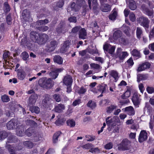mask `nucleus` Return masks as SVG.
I'll use <instances>...</instances> for the list:
<instances>
[{
    "label": "nucleus",
    "instance_id": "f257e3e1",
    "mask_svg": "<svg viewBox=\"0 0 154 154\" xmlns=\"http://www.w3.org/2000/svg\"><path fill=\"white\" fill-rule=\"evenodd\" d=\"M131 147L130 142L127 139H123L118 145V149L120 151L129 150Z\"/></svg>",
    "mask_w": 154,
    "mask_h": 154
},
{
    "label": "nucleus",
    "instance_id": "f03ea898",
    "mask_svg": "<svg viewBox=\"0 0 154 154\" xmlns=\"http://www.w3.org/2000/svg\"><path fill=\"white\" fill-rule=\"evenodd\" d=\"M122 51V49L121 48H117L115 56L116 61L119 60V62H122L128 56V54L127 52Z\"/></svg>",
    "mask_w": 154,
    "mask_h": 154
},
{
    "label": "nucleus",
    "instance_id": "7ed1b4c3",
    "mask_svg": "<svg viewBox=\"0 0 154 154\" xmlns=\"http://www.w3.org/2000/svg\"><path fill=\"white\" fill-rule=\"evenodd\" d=\"M106 122L107 125H116V123H120L119 118L116 116L108 117L106 119Z\"/></svg>",
    "mask_w": 154,
    "mask_h": 154
},
{
    "label": "nucleus",
    "instance_id": "20e7f679",
    "mask_svg": "<svg viewBox=\"0 0 154 154\" xmlns=\"http://www.w3.org/2000/svg\"><path fill=\"white\" fill-rule=\"evenodd\" d=\"M137 21L141 26L145 28H149L150 21L147 18L143 16L140 17Z\"/></svg>",
    "mask_w": 154,
    "mask_h": 154
},
{
    "label": "nucleus",
    "instance_id": "39448f33",
    "mask_svg": "<svg viewBox=\"0 0 154 154\" xmlns=\"http://www.w3.org/2000/svg\"><path fill=\"white\" fill-rule=\"evenodd\" d=\"M97 88L98 92L101 93L99 96V97H101L103 95V94L106 93L108 90V86L106 84L103 83L99 84Z\"/></svg>",
    "mask_w": 154,
    "mask_h": 154
},
{
    "label": "nucleus",
    "instance_id": "423d86ee",
    "mask_svg": "<svg viewBox=\"0 0 154 154\" xmlns=\"http://www.w3.org/2000/svg\"><path fill=\"white\" fill-rule=\"evenodd\" d=\"M6 147L8 149L9 152L10 154H15L16 152L22 149V147L21 146H19L16 147H14L6 143Z\"/></svg>",
    "mask_w": 154,
    "mask_h": 154
},
{
    "label": "nucleus",
    "instance_id": "0eeeda50",
    "mask_svg": "<svg viewBox=\"0 0 154 154\" xmlns=\"http://www.w3.org/2000/svg\"><path fill=\"white\" fill-rule=\"evenodd\" d=\"M122 32L119 30H118L114 33L113 38L115 40H118L120 42L122 43L125 40V39L122 37Z\"/></svg>",
    "mask_w": 154,
    "mask_h": 154
},
{
    "label": "nucleus",
    "instance_id": "6e6552de",
    "mask_svg": "<svg viewBox=\"0 0 154 154\" xmlns=\"http://www.w3.org/2000/svg\"><path fill=\"white\" fill-rule=\"evenodd\" d=\"M103 48L105 51H108L110 54L113 55L114 54L115 47L114 46H112L107 43H105L103 45Z\"/></svg>",
    "mask_w": 154,
    "mask_h": 154
},
{
    "label": "nucleus",
    "instance_id": "1a4fd4ad",
    "mask_svg": "<svg viewBox=\"0 0 154 154\" xmlns=\"http://www.w3.org/2000/svg\"><path fill=\"white\" fill-rule=\"evenodd\" d=\"M48 36L45 34H42L39 35L38 37L37 43L40 45L45 43L48 40Z\"/></svg>",
    "mask_w": 154,
    "mask_h": 154
},
{
    "label": "nucleus",
    "instance_id": "9d476101",
    "mask_svg": "<svg viewBox=\"0 0 154 154\" xmlns=\"http://www.w3.org/2000/svg\"><path fill=\"white\" fill-rule=\"evenodd\" d=\"M150 64L148 62H145L139 65L137 70V72H141L145 69H149L150 67Z\"/></svg>",
    "mask_w": 154,
    "mask_h": 154
},
{
    "label": "nucleus",
    "instance_id": "9b49d317",
    "mask_svg": "<svg viewBox=\"0 0 154 154\" xmlns=\"http://www.w3.org/2000/svg\"><path fill=\"white\" fill-rule=\"evenodd\" d=\"M38 98V96L37 94H34L31 95L29 97L28 100V104L31 106L34 105Z\"/></svg>",
    "mask_w": 154,
    "mask_h": 154
},
{
    "label": "nucleus",
    "instance_id": "f8f14e48",
    "mask_svg": "<svg viewBox=\"0 0 154 154\" xmlns=\"http://www.w3.org/2000/svg\"><path fill=\"white\" fill-rule=\"evenodd\" d=\"M109 75V78L112 77L114 79V81L116 82L119 78V74L116 70H112L108 72Z\"/></svg>",
    "mask_w": 154,
    "mask_h": 154
},
{
    "label": "nucleus",
    "instance_id": "ddd939ff",
    "mask_svg": "<svg viewBox=\"0 0 154 154\" xmlns=\"http://www.w3.org/2000/svg\"><path fill=\"white\" fill-rule=\"evenodd\" d=\"M147 138V134L145 130L141 131L139 135L138 140L140 142L145 141Z\"/></svg>",
    "mask_w": 154,
    "mask_h": 154
},
{
    "label": "nucleus",
    "instance_id": "4468645a",
    "mask_svg": "<svg viewBox=\"0 0 154 154\" xmlns=\"http://www.w3.org/2000/svg\"><path fill=\"white\" fill-rule=\"evenodd\" d=\"M24 127L21 125H18L16 128V133L17 135L19 136H22L25 134Z\"/></svg>",
    "mask_w": 154,
    "mask_h": 154
},
{
    "label": "nucleus",
    "instance_id": "2eb2a0df",
    "mask_svg": "<svg viewBox=\"0 0 154 154\" xmlns=\"http://www.w3.org/2000/svg\"><path fill=\"white\" fill-rule=\"evenodd\" d=\"M51 100V99L50 98L49 95L46 94L45 95V98L42 100V105L45 107H48L50 103Z\"/></svg>",
    "mask_w": 154,
    "mask_h": 154
},
{
    "label": "nucleus",
    "instance_id": "dca6fc26",
    "mask_svg": "<svg viewBox=\"0 0 154 154\" xmlns=\"http://www.w3.org/2000/svg\"><path fill=\"white\" fill-rule=\"evenodd\" d=\"M17 75L19 80H23L26 77V73L24 70L18 69L17 70Z\"/></svg>",
    "mask_w": 154,
    "mask_h": 154
},
{
    "label": "nucleus",
    "instance_id": "f3484780",
    "mask_svg": "<svg viewBox=\"0 0 154 154\" xmlns=\"http://www.w3.org/2000/svg\"><path fill=\"white\" fill-rule=\"evenodd\" d=\"M15 125H17L18 124H17V121L15 119H12L8 122L7 124V127L8 129H13L15 128Z\"/></svg>",
    "mask_w": 154,
    "mask_h": 154
},
{
    "label": "nucleus",
    "instance_id": "a211bd4d",
    "mask_svg": "<svg viewBox=\"0 0 154 154\" xmlns=\"http://www.w3.org/2000/svg\"><path fill=\"white\" fill-rule=\"evenodd\" d=\"M65 109L64 105L62 104H56L54 110L55 112L58 113L62 112Z\"/></svg>",
    "mask_w": 154,
    "mask_h": 154
},
{
    "label": "nucleus",
    "instance_id": "6ab92c4d",
    "mask_svg": "<svg viewBox=\"0 0 154 154\" xmlns=\"http://www.w3.org/2000/svg\"><path fill=\"white\" fill-rule=\"evenodd\" d=\"M66 31V28L62 23H60L56 29V31L58 33H64Z\"/></svg>",
    "mask_w": 154,
    "mask_h": 154
},
{
    "label": "nucleus",
    "instance_id": "aec40b11",
    "mask_svg": "<svg viewBox=\"0 0 154 154\" xmlns=\"http://www.w3.org/2000/svg\"><path fill=\"white\" fill-rule=\"evenodd\" d=\"M72 77L69 75H67L64 77L63 83L66 85H71L72 84Z\"/></svg>",
    "mask_w": 154,
    "mask_h": 154
},
{
    "label": "nucleus",
    "instance_id": "412c9836",
    "mask_svg": "<svg viewBox=\"0 0 154 154\" xmlns=\"http://www.w3.org/2000/svg\"><path fill=\"white\" fill-rule=\"evenodd\" d=\"M125 111L130 116H133L135 114V111L132 106H129L125 108Z\"/></svg>",
    "mask_w": 154,
    "mask_h": 154
},
{
    "label": "nucleus",
    "instance_id": "4be33fe9",
    "mask_svg": "<svg viewBox=\"0 0 154 154\" xmlns=\"http://www.w3.org/2000/svg\"><path fill=\"white\" fill-rule=\"evenodd\" d=\"M87 35L86 30L84 28H81L79 32V38L82 39H85Z\"/></svg>",
    "mask_w": 154,
    "mask_h": 154
},
{
    "label": "nucleus",
    "instance_id": "5701e85b",
    "mask_svg": "<svg viewBox=\"0 0 154 154\" xmlns=\"http://www.w3.org/2000/svg\"><path fill=\"white\" fill-rule=\"evenodd\" d=\"M39 35L35 32L32 31L30 33V38L33 41L37 42Z\"/></svg>",
    "mask_w": 154,
    "mask_h": 154
},
{
    "label": "nucleus",
    "instance_id": "b1692460",
    "mask_svg": "<svg viewBox=\"0 0 154 154\" xmlns=\"http://www.w3.org/2000/svg\"><path fill=\"white\" fill-rule=\"evenodd\" d=\"M132 100L135 106H137L139 103L140 98L138 97L136 94L134 93L132 98Z\"/></svg>",
    "mask_w": 154,
    "mask_h": 154
},
{
    "label": "nucleus",
    "instance_id": "393cba45",
    "mask_svg": "<svg viewBox=\"0 0 154 154\" xmlns=\"http://www.w3.org/2000/svg\"><path fill=\"white\" fill-rule=\"evenodd\" d=\"M100 9L103 12H107L111 10V6L108 4H102L101 6Z\"/></svg>",
    "mask_w": 154,
    "mask_h": 154
},
{
    "label": "nucleus",
    "instance_id": "a878e982",
    "mask_svg": "<svg viewBox=\"0 0 154 154\" xmlns=\"http://www.w3.org/2000/svg\"><path fill=\"white\" fill-rule=\"evenodd\" d=\"M70 42L69 41H66L63 45L61 48L60 50V52L61 53H63L66 52L67 49L68 48Z\"/></svg>",
    "mask_w": 154,
    "mask_h": 154
},
{
    "label": "nucleus",
    "instance_id": "bb28decb",
    "mask_svg": "<svg viewBox=\"0 0 154 154\" xmlns=\"http://www.w3.org/2000/svg\"><path fill=\"white\" fill-rule=\"evenodd\" d=\"M53 60L54 63L59 65H61L63 64V59L60 56L55 55L54 57Z\"/></svg>",
    "mask_w": 154,
    "mask_h": 154
},
{
    "label": "nucleus",
    "instance_id": "cd10ccee",
    "mask_svg": "<svg viewBox=\"0 0 154 154\" xmlns=\"http://www.w3.org/2000/svg\"><path fill=\"white\" fill-rule=\"evenodd\" d=\"M53 81L52 80L50 79L49 78L48 79L46 78V81L45 84V86L44 88H50L52 87V83Z\"/></svg>",
    "mask_w": 154,
    "mask_h": 154
},
{
    "label": "nucleus",
    "instance_id": "c85d7f7f",
    "mask_svg": "<svg viewBox=\"0 0 154 154\" xmlns=\"http://www.w3.org/2000/svg\"><path fill=\"white\" fill-rule=\"evenodd\" d=\"M59 69H56L54 71L51 72L49 73V75L53 79H55L56 78L58 75V72L60 71Z\"/></svg>",
    "mask_w": 154,
    "mask_h": 154
},
{
    "label": "nucleus",
    "instance_id": "c756f323",
    "mask_svg": "<svg viewBox=\"0 0 154 154\" xmlns=\"http://www.w3.org/2000/svg\"><path fill=\"white\" fill-rule=\"evenodd\" d=\"M129 6L130 8L132 10H135L137 8L135 3L134 0H129Z\"/></svg>",
    "mask_w": 154,
    "mask_h": 154
},
{
    "label": "nucleus",
    "instance_id": "7c9ffc66",
    "mask_svg": "<svg viewBox=\"0 0 154 154\" xmlns=\"http://www.w3.org/2000/svg\"><path fill=\"white\" fill-rule=\"evenodd\" d=\"M131 94V91L130 89H128L121 96L122 99L127 98L129 97Z\"/></svg>",
    "mask_w": 154,
    "mask_h": 154
},
{
    "label": "nucleus",
    "instance_id": "2f4dec72",
    "mask_svg": "<svg viewBox=\"0 0 154 154\" xmlns=\"http://www.w3.org/2000/svg\"><path fill=\"white\" fill-rule=\"evenodd\" d=\"M61 134V132L58 131L55 133L53 137V140L54 143H57L58 140V138Z\"/></svg>",
    "mask_w": 154,
    "mask_h": 154
},
{
    "label": "nucleus",
    "instance_id": "473e14b6",
    "mask_svg": "<svg viewBox=\"0 0 154 154\" xmlns=\"http://www.w3.org/2000/svg\"><path fill=\"white\" fill-rule=\"evenodd\" d=\"M57 42L56 41H51L49 45V48H50L51 51L54 50L57 47Z\"/></svg>",
    "mask_w": 154,
    "mask_h": 154
},
{
    "label": "nucleus",
    "instance_id": "72a5a7b5",
    "mask_svg": "<svg viewBox=\"0 0 154 154\" xmlns=\"http://www.w3.org/2000/svg\"><path fill=\"white\" fill-rule=\"evenodd\" d=\"M91 1L92 2L93 8L94 9H96L97 6V0H88V3L90 9L91 8Z\"/></svg>",
    "mask_w": 154,
    "mask_h": 154
},
{
    "label": "nucleus",
    "instance_id": "f704fd0d",
    "mask_svg": "<svg viewBox=\"0 0 154 154\" xmlns=\"http://www.w3.org/2000/svg\"><path fill=\"white\" fill-rule=\"evenodd\" d=\"M148 78V75L146 74H139L137 75V81L139 82L141 80H145Z\"/></svg>",
    "mask_w": 154,
    "mask_h": 154
},
{
    "label": "nucleus",
    "instance_id": "c9c22d12",
    "mask_svg": "<svg viewBox=\"0 0 154 154\" xmlns=\"http://www.w3.org/2000/svg\"><path fill=\"white\" fill-rule=\"evenodd\" d=\"M34 132V128L31 127L28 128L27 130L25 132V133L29 137L32 136V134Z\"/></svg>",
    "mask_w": 154,
    "mask_h": 154
},
{
    "label": "nucleus",
    "instance_id": "e433bc0d",
    "mask_svg": "<svg viewBox=\"0 0 154 154\" xmlns=\"http://www.w3.org/2000/svg\"><path fill=\"white\" fill-rule=\"evenodd\" d=\"M136 36L137 38L140 39L142 35L143 31L141 28L137 27L136 31Z\"/></svg>",
    "mask_w": 154,
    "mask_h": 154
},
{
    "label": "nucleus",
    "instance_id": "4c0bfd02",
    "mask_svg": "<svg viewBox=\"0 0 154 154\" xmlns=\"http://www.w3.org/2000/svg\"><path fill=\"white\" fill-rule=\"evenodd\" d=\"M23 144L26 147L29 149L32 148L34 146L32 142L29 141L24 142Z\"/></svg>",
    "mask_w": 154,
    "mask_h": 154
},
{
    "label": "nucleus",
    "instance_id": "58836bf2",
    "mask_svg": "<svg viewBox=\"0 0 154 154\" xmlns=\"http://www.w3.org/2000/svg\"><path fill=\"white\" fill-rule=\"evenodd\" d=\"M93 146V145L91 143H88L84 145L82 144L80 146V147L84 149H90Z\"/></svg>",
    "mask_w": 154,
    "mask_h": 154
},
{
    "label": "nucleus",
    "instance_id": "ea45409f",
    "mask_svg": "<svg viewBox=\"0 0 154 154\" xmlns=\"http://www.w3.org/2000/svg\"><path fill=\"white\" fill-rule=\"evenodd\" d=\"M70 7L72 10L74 11H78L80 9V6H78L77 5H76L74 2H72L71 4Z\"/></svg>",
    "mask_w": 154,
    "mask_h": 154
},
{
    "label": "nucleus",
    "instance_id": "a19ab883",
    "mask_svg": "<svg viewBox=\"0 0 154 154\" xmlns=\"http://www.w3.org/2000/svg\"><path fill=\"white\" fill-rule=\"evenodd\" d=\"M46 81V78L44 77L40 79L38 81V84L42 87L44 88L45 86V82Z\"/></svg>",
    "mask_w": 154,
    "mask_h": 154
},
{
    "label": "nucleus",
    "instance_id": "79ce46f5",
    "mask_svg": "<svg viewBox=\"0 0 154 154\" xmlns=\"http://www.w3.org/2000/svg\"><path fill=\"white\" fill-rule=\"evenodd\" d=\"M117 107V106H116L111 105L107 107L106 109V112L108 113H111L114 109H116Z\"/></svg>",
    "mask_w": 154,
    "mask_h": 154
},
{
    "label": "nucleus",
    "instance_id": "37998d69",
    "mask_svg": "<svg viewBox=\"0 0 154 154\" xmlns=\"http://www.w3.org/2000/svg\"><path fill=\"white\" fill-rule=\"evenodd\" d=\"M66 123L67 125L71 127H73L75 125V122L72 119L68 120L66 121Z\"/></svg>",
    "mask_w": 154,
    "mask_h": 154
},
{
    "label": "nucleus",
    "instance_id": "c03bdc74",
    "mask_svg": "<svg viewBox=\"0 0 154 154\" xmlns=\"http://www.w3.org/2000/svg\"><path fill=\"white\" fill-rule=\"evenodd\" d=\"M87 106L91 108V109L94 108L96 106V104L95 103L94 101H92L91 100H90L87 103Z\"/></svg>",
    "mask_w": 154,
    "mask_h": 154
},
{
    "label": "nucleus",
    "instance_id": "a18cd8bd",
    "mask_svg": "<svg viewBox=\"0 0 154 154\" xmlns=\"http://www.w3.org/2000/svg\"><path fill=\"white\" fill-rule=\"evenodd\" d=\"M42 137L41 135L39 134H36L34 136L33 140L34 142H38L42 140Z\"/></svg>",
    "mask_w": 154,
    "mask_h": 154
},
{
    "label": "nucleus",
    "instance_id": "49530a36",
    "mask_svg": "<svg viewBox=\"0 0 154 154\" xmlns=\"http://www.w3.org/2000/svg\"><path fill=\"white\" fill-rule=\"evenodd\" d=\"M117 14V12L115 11H113L112 13L109 16V19L111 20H114L116 17Z\"/></svg>",
    "mask_w": 154,
    "mask_h": 154
},
{
    "label": "nucleus",
    "instance_id": "de8ad7c7",
    "mask_svg": "<svg viewBox=\"0 0 154 154\" xmlns=\"http://www.w3.org/2000/svg\"><path fill=\"white\" fill-rule=\"evenodd\" d=\"M37 29L39 31L42 32H45L47 31L49 29L48 27L47 26H43L37 27Z\"/></svg>",
    "mask_w": 154,
    "mask_h": 154
},
{
    "label": "nucleus",
    "instance_id": "09e8293b",
    "mask_svg": "<svg viewBox=\"0 0 154 154\" xmlns=\"http://www.w3.org/2000/svg\"><path fill=\"white\" fill-rule=\"evenodd\" d=\"M8 136V134L5 131L0 132V140L4 139Z\"/></svg>",
    "mask_w": 154,
    "mask_h": 154
},
{
    "label": "nucleus",
    "instance_id": "8fccbe9b",
    "mask_svg": "<svg viewBox=\"0 0 154 154\" xmlns=\"http://www.w3.org/2000/svg\"><path fill=\"white\" fill-rule=\"evenodd\" d=\"M49 22L48 20L47 19H45L44 20H40L38 21L37 22V24L39 26L42 24H45L48 23Z\"/></svg>",
    "mask_w": 154,
    "mask_h": 154
},
{
    "label": "nucleus",
    "instance_id": "3c124183",
    "mask_svg": "<svg viewBox=\"0 0 154 154\" xmlns=\"http://www.w3.org/2000/svg\"><path fill=\"white\" fill-rule=\"evenodd\" d=\"M149 17L152 16L153 11L152 9H149L148 8L146 9L144 12Z\"/></svg>",
    "mask_w": 154,
    "mask_h": 154
},
{
    "label": "nucleus",
    "instance_id": "603ef678",
    "mask_svg": "<svg viewBox=\"0 0 154 154\" xmlns=\"http://www.w3.org/2000/svg\"><path fill=\"white\" fill-rule=\"evenodd\" d=\"M64 4L63 0H60L56 3V7L58 8H61L63 7Z\"/></svg>",
    "mask_w": 154,
    "mask_h": 154
},
{
    "label": "nucleus",
    "instance_id": "864d4df0",
    "mask_svg": "<svg viewBox=\"0 0 154 154\" xmlns=\"http://www.w3.org/2000/svg\"><path fill=\"white\" fill-rule=\"evenodd\" d=\"M1 99L2 101L4 102H8L10 100L9 97L6 95H4L2 96Z\"/></svg>",
    "mask_w": 154,
    "mask_h": 154
},
{
    "label": "nucleus",
    "instance_id": "5fc2aeb1",
    "mask_svg": "<svg viewBox=\"0 0 154 154\" xmlns=\"http://www.w3.org/2000/svg\"><path fill=\"white\" fill-rule=\"evenodd\" d=\"M89 151L92 153H98L100 152V149L97 148H91Z\"/></svg>",
    "mask_w": 154,
    "mask_h": 154
},
{
    "label": "nucleus",
    "instance_id": "6e6d98bb",
    "mask_svg": "<svg viewBox=\"0 0 154 154\" xmlns=\"http://www.w3.org/2000/svg\"><path fill=\"white\" fill-rule=\"evenodd\" d=\"M90 66L92 68L96 69H98L100 68V66L99 64L95 63H91Z\"/></svg>",
    "mask_w": 154,
    "mask_h": 154
},
{
    "label": "nucleus",
    "instance_id": "4d7b16f0",
    "mask_svg": "<svg viewBox=\"0 0 154 154\" xmlns=\"http://www.w3.org/2000/svg\"><path fill=\"white\" fill-rule=\"evenodd\" d=\"M22 59L24 60H26L29 57V55L26 52H23L22 54Z\"/></svg>",
    "mask_w": 154,
    "mask_h": 154
},
{
    "label": "nucleus",
    "instance_id": "13d9d810",
    "mask_svg": "<svg viewBox=\"0 0 154 154\" xmlns=\"http://www.w3.org/2000/svg\"><path fill=\"white\" fill-rule=\"evenodd\" d=\"M81 28V27L80 26H75L72 29L71 32L75 33L78 31H79Z\"/></svg>",
    "mask_w": 154,
    "mask_h": 154
},
{
    "label": "nucleus",
    "instance_id": "bf43d9fd",
    "mask_svg": "<svg viewBox=\"0 0 154 154\" xmlns=\"http://www.w3.org/2000/svg\"><path fill=\"white\" fill-rule=\"evenodd\" d=\"M146 90L147 92L149 94H152L154 93V88L152 87L148 86L146 88Z\"/></svg>",
    "mask_w": 154,
    "mask_h": 154
},
{
    "label": "nucleus",
    "instance_id": "052dcab7",
    "mask_svg": "<svg viewBox=\"0 0 154 154\" xmlns=\"http://www.w3.org/2000/svg\"><path fill=\"white\" fill-rule=\"evenodd\" d=\"M87 91L86 88L83 87H81L78 91V93L79 94H84Z\"/></svg>",
    "mask_w": 154,
    "mask_h": 154
},
{
    "label": "nucleus",
    "instance_id": "680f3d73",
    "mask_svg": "<svg viewBox=\"0 0 154 154\" xmlns=\"http://www.w3.org/2000/svg\"><path fill=\"white\" fill-rule=\"evenodd\" d=\"M77 5L78 6H80V7L83 5L85 3V2L84 0H77Z\"/></svg>",
    "mask_w": 154,
    "mask_h": 154
},
{
    "label": "nucleus",
    "instance_id": "e2e57ef3",
    "mask_svg": "<svg viewBox=\"0 0 154 154\" xmlns=\"http://www.w3.org/2000/svg\"><path fill=\"white\" fill-rule=\"evenodd\" d=\"M53 97L57 102H59L61 101V98L58 94H55L53 96Z\"/></svg>",
    "mask_w": 154,
    "mask_h": 154
},
{
    "label": "nucleus",
    "instance_id": "0e129e2a",
    "mask_svg": "<svg viewBox=\"0 0 154 154\" xmlns=\"http://www.w3.org/2000/svg\"><path fill=\"white\" fill-rule=\"evenodd\" d=\"M113 147V144L112 143H109L106 144L104 146V148L106 149H112Z\"/></svg>",
    "mask_w": 154,
    "mask_h": 154
},
{
    "label": "nucleus",
    "instance_id": "69168bd1",
    "mask_svg": "<svg viewBox=\"0 0 154 154\" xmlns=\"http://www.w3.org/2000/svg\"><path fill=\"white\" fill-rule=\"evenodd\" d=\"M132 54L133 55L136 57H139L140 55L139 52L137 50L134 49L132 51Z\"/></svg>",
    "mask_w": 154,
    "mask_h": 154
},
{
    "label": "nucleus",
    "instance_id": "338daca9",
    "mask_svg": "<svg viewBox=\"0 0 154 154\" xmlns=\"http://www.w3.org/2000/svg\"><path fill=\"white\" fill-rule=\"evenodd\" d=\"M149 39L154 38V26L152 28L150 32L149 35Z\"/></svg>",
    "mask_w": 154,
    "mask_h": 154
},
{
    "label": "nucleus",
    "instance_id": "774afa93",
    "mask_svg": "<svg viewBox=\"0 0 154 154\" xmlns=\"http://www.w3.org/2000/svg\"><path fill=\"white\" fill-rule=\"evenodd\" d=\"M129 18L132 22H134L136 20V17L135 14L133 13H130L129 15Z\"/></svg>",
    "mask_w": 154,
    "mask_h": 154
}]
</instances>
